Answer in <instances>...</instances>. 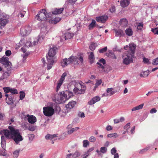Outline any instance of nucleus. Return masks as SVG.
Here are the masks:
<instances>
[{
    "mask_svg": "<svg viewBox=\"0 0 158 158\" xmlns=\"http://www.w3.org/2000/svg\"><path fill=\"white\" fill-rule=\"evenodd\" d=\"M89 49L91 51L94 50L95 48L94 44H92L89 46Z\"/></svg>",
    "mask_w": 158,
    "mask_h": 158,
    "instance_id": "3c124183",
    "label": "nucleus"
},
{
    "mask_svg": "<svg viewBox=\"0 0 158 158\" xmlns=\"http://www.w3.org/2000/svg\"><path fill=\"white\" fill-rule=\"evenodd\" d=\"M102 83V81L100 79L99 80H97L96 81L95 84H96V86L97 85L99 86Z\"/></svg>",
    "mask_w": 158,
    "mask_h": 158,
    "instance_id": "0e129e2a",
    "label": "nucleus"
},
{
    "mask_svg": "<svg viewBox=\"0 0 158 158\" xmlns=\"http://www.w3.org/2000/svg\"><path fill=\"white\" fill-rule=\"evenodd\" d=\"M116 152L117 150L115 148H113L111 150V153L112 155H114L115 153H116Z\"/></svg>",
    "mask_w": 158,
    "mask_h": 158,
    "instance_id": "5fc2aeb1",
    "label": "nucleus"
},
{
    "mask_svg": "<svg viewBox=\"0 0 158 158\" xmlns=\"http://www.w3.org/2000/svg\"><path fill=\"white\" fill-rule=\"evenodd\" d=\"M143 62L144 63L147 64H150V62L149 61V60L145 57L143 58Z\"/></svg>",
    "mask_w": 158,
    "mask_h": 158,
    "instance_id": "a18cd8bd",
    "label": "nucleus"
},
{
    "mask_svg": "<svg viewBox=\"0 0 158 158\" xmlns=\"http://www.w3.org/2000/svg\"><path fill=\"white\" fill-rule=\"evenodd\" d=\"M64 93H65V94H67V98L68 99L71 98L73 95V93L72 92L67 91L66 92H64Z\"/></svg>",
    "mask_w": 158,
    "mask_h": 158,
    "instance_id": "c9c22d12",
    "label": "nucleus"
},
{
    "mask_svg": "<svg viewBox=\"0 0 158 158\" xmlns=\"http://www.w3.org/2000/svg\"><path fill=\"white\" fill-rule=\"evenodd\" d=\"M97 64L98 65V67L99 69V70L100 71L101 73H103L105 72L104 68L105 67L104 66L102 65L101 63L99 62H98L97 63Z\"/></svg>",
    "mask_w": 158,
    "mask_h": 158,
    "instance_id": "cd10ccee",
    "label": "nucleus"
},
{
    "mask_svg": "<svg viewBox=\"0 0 158 158\" xmlns=\"http://www.w3.org/2000/svg\"><path fill=\"white\" fill-rule=\"evenodd\" d=\"M59 13V9L57 8H54L52 11V17L53 15H58Z\"/></svg>",
    "mask_w": 158,
    "mask_h": 158,
    "instance_id": "f704fd0d",
    "label": "nucleus"
},
{
    "mask_svg": "<svg viewBox=\"0 0 158 158\" xmlns=\"http://www.w3.org/2000/svg\"><path fill=\"white\" fill-rule=\"evenodd\" d=\"M82 82L77 81L75 84V88L73 89V91L75 94H84L86 89L85 87L82 85Z\"/></svg>",
    "mask_w": 158,
    "mask_h": 158,
    "instance_id": "39448f33",
    "label": "nucleus"
},
{
    "mask_svg": "<svg viewBox=\"0 0 158 158\" xmlns=\"http://www.w3.org/2000/svg\"><path fill=\"white\" fill-rule=\"evenodd\" d=\"M3 89L6 94L10 92L12 94H16L18 93L17 89L14 88H12L10 87H4Z\"/></svg>",
    "mask_w": 158,
    "mask_h": 158,
    "instance_id": "2eb2a0df",
    "label": "nucleus"
},
{
    "mask_svg": "<svg viewBox=\"0 0 158 158\" xmlns=\"http://www.w3.org/2000/svg\"><path fill=\"white\" fill-rule=\"evenodd\" d=\"M130 0H122L120 4L121 6L123 8L127 6L130 4Z\"/></svg>",
    "mask_w": 158,
    "mask_h": 158,
    "instance_id": "4be33fe9",
    "label": "nucleus"
},
{
    "mask_svg": "<svg viewBox=\"0 0 158 158\" xmlns=\"http://www.w3.org/2000/svg\"><path fill=\"white\" fill-rule=\"evenodd\" d=\"M77 59L74 56H72L68 59H64L61 62V65L65 67L68 64L73 63V61L76 62Z\"/></svg>",
    "mask_w": 158,
    "mask_h": 158,
    "instance_id": "1a4fd4ad",
    "label": "nucleus"
},
{
    "mask_svg": "<svg viewBox=\"0 0 158 158\" xmlns=\"http://www.w3.org/2000/svg\"><path fill=\"white\" fill-rule=\"evenodd\" d=\"M83 146L85 148L87 147L89 144V143L87 140H84L83 141Z\"/></svg>",
    "mask_w": 158,
    "mask_h": 158,
    "instance_id": "4c0bfd02",
    "label": "nucleus"
},
{
    "mask_svg": "<svg viewBox=\"0 0 158 158\" xmlns=\"http://www.w3.org/2000/svg\"><path fill=\"white\" fill-rule=\"evenodd\" d=\"M152 31L155 34H158V28L157 27L152 29Z\"/></svg>",
    "mask_w": 158,
    "mask_h": 158,
    "instance_id": "13d9d810",
    "label": "nucleus"
},
{
    "mask_svg": "<svg viewBox=\"0 0 158 158\" xmlns=\"http://www.w3.org/2000/svg\"><path fill=\"white\" fill-rule=\"evenodd\" d=\"M57 50V48L56 47L51 48L49 50L48 55H46L48 61L47 66L48 70L51 69L53 64L57 61L56 54Z\"/></svg>",
    "mask_w": 158,
    "mask_h": 158,
    "instance_id": "20e7f679",
    "label": "nucleus"
},
{
    "mask_svg": "<svg viewBox=\"0 0 158 158\" xmlns=\"http://www.w3.org/2000/svg\"><path fill=\"white\" fill-rule=\"evenodd\" d=\"M94 150V148L92 147L89 148L86 152L85 153V156L87 157L89 155H90V153Z\"/></svg>",
    "mask_w": 158,
    "mask_h": 158,
    "instance_id": "e433bc0d",
    "label": "nucleus"
},
{
    "mask_svg": "<svg viewBox=\"0 0 158 158\" xmlns=\"http://www.w3.org/2000/svg\"><path fill=\"white\" fill-rule=\"evenodd\" d=\"M143 22L140 23L138 24L137 27V29L138 30H141L143 27Z\"/></svg>",
    "mask_w": 158,
    "mask_h": 158,
    "instance_id": "a19ab883",
    "label": "nucleus"
},
{
    "mask_svg": "<svg viewBox=\"0 0 158 158\" xmlns=\"http://www.w3.org/2000/svg\"><path fill=\"white\" fill-rule=\"evenodd\" d=\"M58 138V134H56L53 135L48 134L45 136V138L46 139H50L52 140V143L53 144V141L57 139Z\"/></svg>",
    "mask_w": 158,
    "mask_h": 158,
    "instance_id": "4468645a",
    "label": "nucleus"
},
{
    "mask_svg": "<svg viewBox=\"0 0 158 158\" xmlns=\"http://www.w3.org/2000/svg\"><path fill=\"white\" fill-rule=\"evenodd\" d=\"M115 8L114 6H113L109 10L111 12H113L115 11Z\"/></svg>",
    "mask_w": 158,
    "mask_h": 158,
    "instance_id": "e2e57ef3",
    "label": "nucleus"
},
{
    "mask_svg": "<svg viewBox=\"0 0 158 158\" xmlns=\"http://www.w3.org/2000/svg\"><path fill=\"white\" fill-rule=\"evenodd\" d=\"M25 40L24 39L22 40L19 42L17 44L16 48H18L20 46H22L24 44Z\"/></svg>",
    "mask_w": 158,
    "mask_h": 158,
    "instance_id": "72a5a7b5",
    "label": "nucleus"
},
{
    "mask_svg": "<svg viewBox=\"0 0 158 158\" xmlns=\"http://www.w3.org/2000/svg\"><path fill=\"white\" fill-rule=\"evenodd\" d=\"M107 136L108 137H114L115 138H116L118 136V135L116 133H114L113 134H109L107 135Z\"/></svg>",
    "mask_w": 158,
    "mask_h": 158,
    "instance_id": "c03bdc74",
    "label": "nucleus"
},
{
    "mask_svg": "<svg viewBox=\"0 0 158 158\" xmlns=\"http://www.w3.org/2000/svg\"><path fill=\"white\" fill-rule=\"evenodd\" d=\"M149 148L148 147L146 148L143 149L140 151L139 153L141 154H143V153L144 152H145L147 151V150H149Z\"/></svg>",
    "mask_w": 158,
    "mask_h": 158,
    "instance_id": "bf43d9fd",
    "label": "nucleus"
},
{
    "mask_svg": "<svg viewBox=\"0 0 158 158\" xmlns=\"http://www.w3.org/2000/svg\"><path fill=\"white\" fill-rule=\"evenodd\" d=\"M76 104V101H72L69 102L68 104L66 105L65 107L67 110H70L73 108Z\"/></svg>",
    "mask_w": 158,
    "mask_h": 158,
    "instance_id": "aec40b11",
    "label": "nucleus"
},
{
    "mask_svg": "<svg viewBox=\"0 0 158 158\" xmlns=\"http://www.w3.org/2000/svg\"><path fill=\"white\" fill-rule=\"evenodd\" d=\"M98 62L101 63H102L103 64H105L106 63L105 60L103 58H102L100 59L99 60Z\"/></svg>",
    "mask_w": 158,
    "mask_h": 158,
    "instance_id": "680f3d73",
    "label": "nucleus"
},
{
    "mask_svg": "<svg viewBox=\"0 0 158 158\" xmlns=\"http://www.w3.org/2000/svg\"><path fill=\"white\" fill-rule=\"evenodd\" d=\"M125 32L126 35L128 36H131L133 34V31L130 28L127 29L125 30Z\"/></svg>",
    "mask_w": 158,
    "mask_h": 158,
    "instance_id": "c85d7f7f",
    "label": "nucleus"
},
{
    "mask_svg": "<svg viewBox=\"0 0 158 158\" xmlns=\"http://www.w3.org/2000/svg\"><path fill=\"white\" fill-rule=\"evenodd\" d=\"M152 64L154 65L158 64V58L156 59L153 60L152 62Z\"/></svg>",
    "mask_w": 158,
    "mask_h": 158,
    "instance_id": "4d7b16f0",
    "label": "nucleus"
},
{
    "mask_svg": "<svg viewBox=\"0 0 158 158\" xmlns=\"http://www.w3.org/2000/svg\"><path fill=\"white\" fill-rule=\"evenodd\" d=\"M8 130H3L0 131V134L4 135L6 138L12 139L16 144L23 140V138L18 129H15L13 127L9 126Z\"/></svg>",
    "mask_w": 158,
    "mask_h": 158,
    "instance_id": "f257e3e1",
    "label": "nucleus"
},
{
    "mask_svg": "<svg viewBox=\"0 0 158 158\" xmlns=\"http://www.w3.org/2000/svg\"><path fill=\"white\" fill-rule=\"evenodd\" d=\"M107 150V149L105 147H102L100 148V152L102 153H105Z\"/></svg>",
    "mask_w": 158,
    "mask_h": 158,
    "instance_id": "603ef678",
    "label": "nucleus"
},
{
    "mask_svg": "<svg viewBox=\"0 0 158 158\" xmlns=\"http://www.w3.org/2000/svg\"><path fill=\"white\" fill-rule=\"evenodd\" d=\"M73 36V33L67 32L61 37L60 41L64 42L66 40L70 39Z\"/></svg>",
    "mask_w": 158,
    "mask_h": 158,
    "instance_id": "ddd939ff",
    "label": "nucleus"
},
{
    "mask_svg": "<svg viewBox=\"0 0 158 158\" xmlns=\"http://www.w3.org/2000/svg\"><path fill=\"white\" fill-rule=\"evenodd\" d=\"M52 15L51 12H47L46 9L41 10L36 16V19L40 21L48 20L50 23L55 24L59 22L58 20L52 19Z\"/></svg>",
    "mask_w": 158,
    "mask_h": 158,
    "instance_id": "7ed1b4c3",
    "label": "nucleus"
},
{
    "mask_svg": "<svg viewBox=\"0 0 158 158\" xmlns=\"http://www.w3.org/2000/svg\"><path fill=\"white\" fill-rule=\"evenodd\" d=\"M9 58L6 56H3L0 59V62L5 65V68H9V69L12 68V65L10 62L9 61Z\"/></svg>",
    "mask_w": 158,
    "mask_h": 158,
    "instance_id": "9b49d317",
    "label": "nucleus"
},
{
    "mask_svg": "<svg viewBox=\"0 0 158 158\" xmlns=\"http://www.w3.org/2000/svg\"><path fill=\"white\" fill-rule=\"evenodd\" d=\"M28 137L29 141L31 142L34 138V135L32 134H29L28 135Z\"/></svg>",
    "mask_w": 158,
    "mask_h": 158,
    "instance_id": "49530a36",
    "label": "nucleus"
},
{
    "mask_svg": "<svg viewBox=\"0 0 158 158\" xmlns=\"http://www.w3.org/2000/svg\"><path fill=\"white\" fill-rule=\"evenodd\" d=\"M80 155L81 154L79 152L76 151L73 155L72 156L74 158H76L80 156Z\"/></svg>",
    "mask_w": 158,
    "mask_h": 158,
    "instance_id": "ea45409f",
    "label": "nucleus"
},
{
    "mask_svg": "<svg viewBox=\"0 0 158 158\" xmlns=\"http://www.w3.org/2000/svg\"><path fill=\"white\" fill-rule=\"evenodd\" d=\"M5 54L7 56H9L11 54V52L10 50H7L5 52Z\"/></svg>",
    "mask_w": 158,
    "mask_h": 158,
    "instance_id": "338daca9",
    "label": "nucleus"
},
{
    "mask_svg": "<svg viewBox=\"0 0 158 158\" xmlns=\"http://www.w3.org/2000/svg\"><path fill=\"white\" fill-rule=\"evenodd\" d=\"M107 49V47H105L99 50V52L101 53H103L105 52L106 51Z\"/></svg>",
    "mask_w": 158,
    "mask_h": 158,
    "instance_id": "de8ad7c7",
    "label": "nucleus"
},
{
    "mask_svg": "<svg viewBox=\"0 0 158 158\" xmlns=\"http://www.w3.org/2000/svg\"><path fill=\"white\" fill-rule=\"evenodd\" d=\"M25 93L21 91L20 92V98L21 100H23L25 96Z\"/></svg>",
    "mask_w": 158,
    "mask_h": 158,
    "instance_id": "37998d69",
    "label": "nucleus"
},
{
    "mask_svg": "<svg viewBox=\"0 0 158 158\" xmlns=\"http://www.w3.org/2000/svg\"><path fill=\"white\" fill-rule=\"evenodd\" d=\"M120 23L121 26L125 27L127 26L128 21L126 19H122L120 20Z\"/></svg>",
    "mask_w": 158,
    "mask_h": 158,
    "instance_id": "5701e85b",
    "label": "nucleus"
},
{
    "mask_svg": "<svg viewBox=\"0 0 158 158\" xmlns=\"http://www.w3.org/2000/svg\"><path fill=\"white\" fill-rule=\"evenodd\" d=\"M67 75V73H64L61 76V77L60 79V80H62L63 81L65 78V77Z\"/></svg>",
    "mask_w": 158,
    "mask_h": 158,
    "instance_id": "6e6d98bb",
    "label": "nucleus"
},
{
    "mask_svg": "<svg viewBox=\"0 0 158 158\" xmlns=\"http://www.w3.org/2000/svg\"><path fill=\"white\" fill-rule=\"evenodd\" d=\"M9 16L5 14H2L0 18V28H2L9 22Z\"/></svg>",
    "mask_w": 158,
    "mask_h": 158,
    "instance_id": "0eeeda50",
    "label": "nucleus"
},
{
    "mask_svg": "<svg viewBox=\"0 0 158 158\" xmlns=\"http://www.w3.org/2000/svg\"><path fill=\"white\" fill-rule=\"evenodd\" d=\"M108 19V17L107 15H102L97 17L96 18L97 21L101 23H105Z\"/></svg>",
    "mask_w": 158,
    "mask_h": 158,
    "instance_id": "dca6fc26",
    "label": "nucleus"
},
{
    "mask_svg": "<svg viewBox=\"0 0 158 158\" xmlns=\"http://www.w3.org/2000/svg\"><path fill=\"white\" fill-rule=\"evenodd\" d=\"M44 114L48 117L52 116L54 113V110L53 107L50 106L44 107L43 108Z\"/></svg>",
    "mask_w": 158,
    "mask_h": 158,
    "instance_id": "6e6552de",
    "label": "nucleus"
},
{
    "mask_svg": "<svg viewBox=\"0 0 158 158\" xmlns=\"http://www.w3.org/2000/svg\"><path fill=\"white\" fill-rule=\"evenodd\" d=\"M10 68V69L9 68H6V70L3 71L2 76L0 77V82L6 80L10 76L11 73V69Z\"/></svg>",
    "mask_w": 158,
    "mask_h": 158,
    "instance_id": "9d476101",
    "label": "nucleus"
},
{
    "mask_svg": "<svg viewBox=\"0 0 158 158\" xmlns=\"http://www.w3.org/2000/svg\"><path fill=\"white\" fill-rule=\"evenodd\" d=\"M1 146L3 148V146H4V143L5 142V137L4 135H2L1 136Z\"/></svg>",
    "mask_w": 158,
    "mask_h": 158,
    "instance_id": "79ce46f5",
    "label": "nucleus"
},
{
    "mask_svg": "<svg viewBox=\"0 0 158 158\" xmlns=\"http://www.w3.org/2000/svg\"><path fill=\"white\" fill-rule=\"evenodd\" d=\"M112 127L110 125H108L106 127V130L108 131H110L112 130Z\"/></svg>",
    "mask_w": 158,
    "mask_h": 158,
    "instance_id": "774afa93",
    "label": "nucleus"
},
{
    "mask_svg": "<svg viewBox=\"0 0 158 158\" xmlns=\"http://www.w3.org/2000/svg\"><path fill=\"white\" fill-rule=\"evenodd\" d=\"M77 58V60H76V62L73 61L74 62V64H79V60L80 62L81 63H82L83 61V57L81 56H80L78 58V57H77L76 56H75Z\"/></svg>",
    "mask_w": 158,
    "mask_h": 158,
    "instance_id": "7c9ffc66",
    "label": "nucleus"
},
{
    "mask_svg": "<svg viewBox=\"0 0 158 158\" xmlns=\"http://www.w3.org/2000/svg\"><path fill=\"white\" fill-rule=\"evenodd\" d=\"M36 126L32 125H30L29 126L28 128V129L29 130L31 131H35V130L36 129Z\"/></svg>",
    "mask_w": 158,
    "mask_h": 158,
    "instance_id": "58836bf2",
    "label": "nucleus"
},
{
    "mask_svg": "<svg viewBox=\"0 0 158 158\" xmlns=\"http://www.w3.org/2000/svg\"><path fill=\"white\" fill-rule=\"evenodd\" d=\"M89 53L90 54L89 56V60L90 62L92 64L94 62L95 59L94 55L93 52H90Z\"/></svg>",
    "mask_w": 158,
    "mask_h": 158,
    "instance_id": "a878e982",
    "label": "nucleus"
},
{
    "mask_svg": "<svg viewBox=\"0 0 158 158\" xmlns=\"http://www.w3.org/2000/svg\"><path fill=\"white\" fill-rule=\"evenodd\" d=\"M96 23L95 20L94 19H92L91 23L89 24L88 26L89 29L90 30L92 29L95 27Z\"/></svg>",
    "mask_w": 158,
    "mask_h": 158,
    "instance_id": "bb28decb",
    "label": "nucleus"
},
{
    "mask_svg": "<svg viewBox=\"0 0 158 158\" xmlns=\"http://www.w3.org/2000/svg\"><path fill=\"white\" fill-rule=\"evenodd\" d=\"M114 31L115 32L116 35L117 36H122L124 35L123 31L121 29H115Z\"/></svg>",
    "mask_w": 158,
    "mask_h": 158,
    "instance_id": "b1692460",
    "label": "nucleus"
},
{
    "mask_svg": "<svg viewBox=\"0 0 158 158\" xmlns=\"http://www.w3.org/2000/svg\"><path fill=\"white\" fill-rule=\"evenodd\" d=\"M5 151V150L4 148H3L2 150L0 149V156L2 155L3 156H5L6 155Z\"/></svg>",
    "mask_w": 158,
    "mask_h": 158,
    "instance_id": "864d4df0",
    "label": "nucleus"
},
{
    "mask_svg": "<svg viewBox=\"0 0 158 158\" xmlns=\"http://www.w3.org/2000/svg\"><path fill=\"white\" fill-rule=\"evenodd\" d=\"M72 127V125L70 124L67 127V128L68 129V133L69 134H71L73 133L74 132L77 131L79 129V127H76L74 128H72L70 129V128Z\"/></svg>",
    "mask_w": 158,
    "mask_h": 158,
    "instance_id": "6ab92c4d",
    "label": "nucleus"
},
{
    "mask_svg": "<svg viewBox=\"0 0 158 158\" xmlns=\"http://www.w3.org/2000/svg\"><path fill=\"white\" fill-rule=\"evenodd\" d=\"M144 104L143 103V104H141L140 105L138 106L135 107L132 109L131 110L132 111H134L141 109L143 108V107L144 106Z\"/></svg>",
    "mask_w": 158,
    "mask_h": 158,
    "instance_id": "c756f323",
    "label": "nucleus"
},
{
    "mask_svg": "<svg viewBox=\"0 0 158 158\" xmlns=\"http://www.w3.org/2000/svg\"><path fill=\"white\" fill-rule=\"evenodd\" d=\"M89 141L92 142H94L96 140L94 136H92L89 138Z\"/></svg>",
    "mask_w": 158,
    "mask_h": 158,
    "instance_id": "8fccbe9b",
    "label": "nucleus"
},
{
    "mask_svg": "<svg viewBox=\"0 0 158 158\" xmlns=\"http://www.w3.org/2000/svg\"><path fill=\"white\" fill-rule=\"evenodd\" d=\"M20 151V149L16 150L13 152V157L14 158H17Z\"/></svg>",
    "mask_w": 158,
    "mask_h": 158,
    "instance_id": "2f4dec72",
    "label": "nucleus"
},
{
    "mask_svg": "<svg viewBox=\"0 0 158 158\" xmlns=\"http://www.w3.org/2000/svg\"><path fill=\"white\" fill-rule=\"evenodd\" d=\"M106 91L107 93L109 94V95L110 96L113 95L116 93V92L113 91V88H107Z\"/></svg>",
    "mask_w": 158,
    "mask_h": 158,
    "instance_id": "393cba45",
    "label": "nucleus"
},
{
    "mask_svg": "<svg viewBox=\"0 0 158 158\" xmlns=\"http://www.w3.org/2000/svg\"><path fill=\"white\" fill-rule=\"evenodd\" d=\"M68 100L66 94L64 93L62 95V93L60 92V104L65 102Z\"/></svg>",
    "mask_w": 158,
    "mask_h": 158,
    "instance_id": "a211bd4d",
    "label": "nucleus"
},
{
    "mask_svg": "<svg viewBox=\"0 0 158 158\" xmlns=\"http://www.w3.org/2000/svg\"><path fill=\"white\" fill-rule=\"evenodd\" d=\"M136 46L134 43L130 44L129 45L124 47V49L127 50L123 56V64L128 65L133 62V58L134 57V54Z\"/></svg>",
    "mask_w": 158,
    "mask_h": 158,
    "instance_id": "f03ea898",
    "label": "nucleus"
},
{
    "mask_svg": "<svg viewBox=\"0 0 158 158\" xmlns=\"http://www.w3.org/2000/svg\"><path fill=\"white\" fill-rule=\"evenodd\" d=\"M58 94H56L55 95V99H53V100L55 102L56 104V106H59V100L58 98Z\"/></svg>",
    "mask_w": 158,
    "mask_h": 158,
    "instance_id": "473e14b6",
    "label": "nucleus"
},
{
    "mask_svg": "<svg viewBox=\"0 0 158 158\" xmlns=\"http://www.w3.org/2000/svg\"><path fill=\"white\" fill-rule=\"evenodd\" d=\"M130 123H128L124 126V128L126 130H127L129 129L130 127Z\"/></svg>",
    "mask_w": 158,
    "mask_h": 158,
    "instance_id": "052dcab7",
    "label": "nucleus"
},
{
    "mask_svg": "<svg viewBox=\"0 0 158 158\" xmlns=\"http://www.w3.org/2000/svg\"><path fill=\"white\" fill-rule=\"evenodd\" d=\"M6 103L9 104H11L12 103V99L11 98H6Z\"/></svg>",
    "mask_w": 158,
    "mask_h": 158,
    "instance_id": "09e8293b",
    "label": "nucleus"
},
{
    "mask_svg": "<svg viewBox=\"0 0 158 158\" xmlns=\"http://www.w3.org/2000/svg\"><path fill=\"white\" fill-rule=\"evenodd\" d=\"M31 28L29 26L22 27L20 29V34L23 36H26L31 32Z\"/></svg>",
    "mask_w": 158,
    "mask_h": 158,
    "instance_id": "f8f14e48",
    "label": "nucleus"
},
{
    "mask_svg": "<svg viewBox=\"0 0 158 158\" xmlns=\"http://www.w3.org/2000/svg\"><path fill=\"white\" fill-rule=\"evenodd\" d=\"M26 13L25 11H22L20 12L19 14L18 15L19 16H20V17L22 18L24 16V15Z\"/></svg>",
    "mask_w": 158,
    "mask_h": 158,
    "instance_id": "69168bd1",
    "label": "nucleus"
},
{
    "mask_svg": "<svg viewBox=\"0 0 158 158\" xmlns=\"http://www.w3.org/2000/svg\"><path fill=\"white\" fill-rule=\"evenodd\" d=\"M100 100V98L98 96H95L92 98L88 102V103L89 105H92L94 104L97 102L99 101Z\"/></svg>",
    "mask_w": 158,
    "mask_h": 158,
    "instance_id": "412c9836",
    "label": "nucleus"
},
{
    "mask_svg": "<svg viewBox=\"0 0 158 158\" xmlns=\"http://www.w3.org/2000/svg\"><path fill=\"white\" fill-rule=\"evenodd\" d=\"M45 35V33L42 34V33H41L38 38L35 39L33 44L30 41H27L25 44V46L29 48L32 46L33 45H35L39 43H40L41 42L42 40L44 37Z\"/></svg>",
    "mask_w": 158,
    "mask_h": 158,
    "instance_id": "423d86ee",
    "label": "nucleus"
},
{
    "mask_svg": "<svg viewBox=\"0 0 158 158\" xmlns=\"http://www.w3.org/2000/svg\"><path fill=\"white\" fill-rule=\"evenodd\" d=\"M26 118H27L28 122L30 123L33 124L36 121V118L33 115L27 114Z\"/></svg>",
    "mask_w": 158,
    "mask_h": 158,
    "instance_id": "f3484780",
    "label": "nucleus"
}]
</instances>
